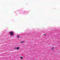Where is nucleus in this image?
<instances>
[{
	"mask_svg": "<svg viewBox=\"0 0 60 60\" xmlns=\"http://www.w3.org/2000/svg\"><path fill=\"white\" fill-rule=\"evenodd\" d=\"M55 49V48L54 47H52V50H54V49Z\"/></svg>",
	"mask_w": 60,
	"mask_h": 60,
	"instance_id": "20e7f679",
	"label": "nucleus"
},
{
	"mask_svg": "<svg viewBox=\"0 0 60 60\" xmlns=\"http://www.w3.org/2000/svg\"><path fill=\"white\" fill-rule=\"evenodd\" d=\"M20 47H18L15 48L16 49H17V50H19V49Z\"/></svg>",
	"mask_w": 60,
	"mask_h": 60,
	"instance_id": "f03ea898",
	"label": "nucleus"
},
{
	"mask_svg": "<svg viewBox=\"0 0 60 60\" xmlns=\"http://www.w3.org/2000/svg\"><path fill=\"white\" fill-rule=\"evenodd\" d=\"M17 37L18 38H19L20 37V36H19V35L18 36H17Z\"/></svg>",
	"mask_w": 60,
	"mask_h": 60,
	"instance_id": "39448f33",
	"label": "nucleus"
},
{
	"mask_svg": "<svg viewBox=\"0 0 60 60\" xmlns=\"http://www.w3.org/2000/svg\"><path fill=\"white\" fill-rule=\"evenodd\" d=\"M10 34L11 35H13V32H10Z\"/></svg>",
	"mask_w": 60,
	"mask_h": 60,
	"instance_id": "f257e3e1",
	"label": "nucleus"
},
{
	"mask_svg": "<svg viewBox=\"0 0 60 60\" xmlns=\"http://www.w3.org/2000/svg\"><path fill=\"white\" fill-rule=\"evenodd\" d=\"M21 58V59H23V58L22 57H20Z\"/></svg>",
	"mask_w": 60,
	"mask_h": 60,
	"instance_id": "423d86ee",
	"label": "nucleus"
},
{
	"mask_svg": "<svg viewBox=\"0 0 60 60\" xmlns=\"http://www.w3.org/2000/svg\"><path fill=\"white\" fill-rule=\"evenodd\" d=\"M24 42H25V41H22L21 42V43H24Z\"/></svg>",
	"mask_w": 60,
	"mask_h": 60,
	"instance_id": "7ed1b4c3",
	"label": "nucleus"
},
{
	"mask_svg": "<svg viewBox=\"0 0 60 60\" xmlns=\"http://www.w3.org/2000/svg\"><path fill=\"white\" fill-rule=\"evenodd\" d=\"M44 35H46V34H44Z\"/></svg>",
	"mask_w": 60,
	"mask_h": 60,
	"instance_id": "0eeeda50",
	"label": "nucleus"
}]
</instances>
